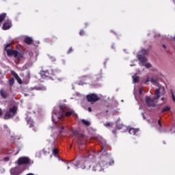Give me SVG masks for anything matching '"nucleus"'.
I'll list each match as a JSON object with an SVG mask.
<instances>
[{"label":"nucleus","instance_id":"f257e3e1","mask_svg":"<svg viewBox=\"0 0 175 175\" xmlns=\"http://www.w3.org/2000/svg\"><path fill=\"white\" fill-rule=\"evenodd\" d=\"M161 91L162 92L161 95H165V88L159 87V88L156 89L154 92L155 96L153 98L150 96L146 97V103L148 107H155V106H157V102H155V100H158V99L161 98V96L159 95Z\"/></svg>","mask_w":175,"mask_h":175},{"label":"nucleus","instance_id":"e433bc0d","mask_svg":"<svg viewBox=\"0 0 175 175\" xmlns=\"http://www.w3.org/2000/svg\"><path fill=\"white\" fill-rule=\"evenodd\" d=\"M91 156V154L90 152L87 153V155L83 156V158H90V157Z\"/></svg>","mask_w":175,"mask_h":175},{"label":"nucleus","instance_id":"393cba45","mask_svg":"<svg viewBox=\"0 0 175 175\" xmlns=\"http://www.w3.org/2000/svg\"><path fill=\"white\" fill-rule=\"evenodd\" d=\"M169 110H170V107L169 106H166L162 109L161 113H165V111H169Z\"/></svg>","mask_w":175,"mask_h":175},{"label":"nucleus","instance_id":"1a4fd4ad","mask_svg":"<svg viewBox=\"0 0 175 175\" xmlns=\"http://www.w3.org/2000/svg\"><path fill=\"white\" fill-rule=\"evenodd\" d=\"M74 133V137H75L77 142H78L79 144H83L84 143V135L83 134H79L77 132H73Z\"/></svg>","mask_w":175,"mask_h":175},{"label":"nucleus","instance_id":"58836bf2","mask_svg":"<svg viewBox=\"0 0 175 175\" xmlns=\"http://www.w3.org/2000/svg\"><path fill=\"white\" fill-rule=\"evenodd\" d=\"M158 124L159 125V126H161V128H162V123L161 122V120L158 121Z\"/></svg>","mask_w":175,"mask_h":175},{"label":"nucleus","instance_id":"2eb2a0df","mask_svg":"<svg viewBox=\"0 0 175 175\" xmlns=\"http://www.w3.org/2000/svg\"><path fill=\"white\" fill-rule=\"evenodd\" d=\"M33 90H36V91H46L47 88L43 85H38V86H35Z\"/></svg>","mask_w":175,"mask_h":175},{"label":"nucleus","instance_id":"412c9836","mask_svg":"<svg viewBox=\"0 0 175 175\" xmlns=\"http://www.w3.org/2000/svg\"><path fill=\"white\" fill-rule=\"evenodd\" d=\"M81 122L83 125H85V126H90V125H91V122L84 119H82Z\"/></svg>","mask_w":175,"mask_h":175},{"label":"nucleus","instance_id":"49530a36","mask_svg":"<svg viewBox=\"0 0 175 175\" xmlns=\"http://www.w3.org/2000/svg\"><path fill=\"white\" fill-rule=\"evenodd\" d=\"M161 100H165V98H161Z\"/></svg>","mask_w":175,"mask_h":175},{"label":"nucleus","instance_id":"4468645a","mask_svg":"<svg viewBox=\"0 0 175 175\" xmlns=\"http://www.w3.org/2000/svg\"><path fill=\"white\" fill-rule=\"evenodd\" d=\"M51 76H55L56 77H58V76L61 75V71L59 70L53 69L51 70Z\"/></svg>","mask_w":175,"mask_h":175},{"label":"nucleus","instance_id":"20e7f679","mask_svg":"<svg viewBox=\"0 0 175 175\" xmlns=\"http://www.w3.org/2000/svg\"><path fill=\"white\" fill-rule=\"evenodd\" d=\"M17 113V107L14 106L12 108H10L9 110L5 113L4 119L5 120H10L12 117H14L16 113Z\"/></svg>","mask_w":175,"mask_h":175},{"label":"nucleus","instance_id":"37998d69","mask_svg":"<svg viewBox=\"0 0 175 175\" xmlns=\"http://www.w3.org/2000/svg\"><path fill=\"white\" fill-rule=\"evenodd\" d=\"M0 116H2V109L0 108Z\"/></svg>","mask_w":175,"mask_h":175},{"label":"nucleus","instance_id":"ddd939ff","mask_svg":"<svg viewBox=\"0 0 175 175\" xmlns=\"http://www.w3.org/2000/svg\"><path fill=\"white\" fill-rule=\"evenodd\" d=\"M26 121H27V125H29V128H33V126H35V123L33 122V120H32V118H31L29 117H27Z\"/></svg>","mask_w":175,"mask_h":175},{"label":"nucleus","instance_id":"9b49d317","mask_svg":"<svg viewBox=\"0 0 175 175\" xmlns=\"http://www.w3.org/2000/svg\"><path fill=\"white\" fill-rule=\"evenodd\" d=\"M10 28H12V21H8L7 22L4 23L3 24V27L2 29L4 31H6L8 29H10Z\"/></svg>","mask_w":175,"mask_h":175},{"label":"nucleus","instance_id":"473e14b6","mask_svg":"<svg viewBox=\"0 0 175 175\" xmlns=\"http://www.w3.org/2000/svg\"><path fill=\"white\" fill-rule=\"evenodd\" d=\"M144 66H146V68H147L148 69V68H151V64L146 63L144 64Z\"/></svg>","mask_w":175,"mask_h":175},{"label":"nucleus","instance_id":"bb28decb","mask_svg":"<svg viewBox=\"0 0 175 175\" xmlns=\"http://www.w3.org/2000/svg\"><path fill=\"white\" fill-rule=\"evenodd\" d=\"M9 84H10V87H12V85H13V84H14V78H11L9 80Z\"/></svg>","mask_w":175,"mask_h":175},{"label":"nucleus","instance_id":"5701e85b","mask_svg":"<svg viewBox=\"0 0 175 175\" xmlns=\"http://www.w3.org/2000/svg\"><path fill=\"white\" fill-rule=\"evenodd\" d=\"M150 81L152 83V84H157V83H158V78L152 77V78L150 79Z\"/></svg>","mask_w":175,"mask_h":175},{"label":"nucleus","instance_id":"f704fd0d","mask_svg":"<svg viewBox=\"0 0 175 175\" xmlns=\"http://www.w3.org/2000/svg\"><path fill=\"white\" fill-rule=\"evenodd\" d=\"M111 122H107L104 124V126H106V128H107V126H111Z\"/></svg>","mask_w":175,"mask_h":175},{"label":"nucleus","instance_id":"c03bdc74","mask_svg":"<svg viewBox=\"0 0 175 175\" xmlns=\"http://www.w3.org/2000/svg\"><path fill=\"white\" fill-rule=\"evenodd\" d=\"M162 46H163V47L164 49H166V45L163 44Z\"/></svg>","mask_w":175,"mask_h":175},{"label":"nucleus","instance_id":"7c9ffc66","mask_svg":"<svg viewBox=\"0 0 175 175\" xmlns=\"http://www.w3.org/2000/svg\"><path fill=\"white\" fill-rule=\"evenodd\" d=\"M80 36H84L85 35V31L84 30H81L79 32Z\"/></svg>","mask_w":175,"mask_h":175},{"label":"nucleus","instance_id":"423d86ee","mask_svg":"<svg viewBox=\"0 0 175 175\" xmlns=\"http://www.w3.org/2000/svg\"><path fill=\"white\" fill-rule=\"evenodd\" d=\"M146 55H147V50L142 49L140 51V54L137 55V58L140 62L142 64H146L147 62V58H146Z\"/></svg>","mask_w":175,"mask_h":175},{"label":"nucleus","instance_id":"c9c22d12","mask_svg":"<svg viewBox=\"0 0 175 175\" xmlns=\"http://www.w3.org/2000/svg\"><path fill=\"white\" fill-rule=\"evenodd\" d=\"M70 53H73V48L70 47L68 51V54H70Z\"/></svg>","mask_w":175,"mask_h":175},{"label":"nucleus","instance_id":"f03ea898","mask_svg":"<svg viewBox=\"0 0 175 175\" xmlns=\"http://www.w3.org/2000/svg\"><path fill=\"white\" fill-rule=\"evenodd\" d=\"M60 117H70V116L75 114V111L73 109H70L66 108L65 105H60Z\"/></svg>","mask_w":175,"mask_h":175},{"label":"nucleus","instance_id":"8fccbe9b","mask_svg":"<svg viewBox=\"0 0 175 175\" xmlns=\"http://www.w3.org/2000/svg\"><path fill=\"white\" fill-rule=\"evenodd\" d=\"M109 112V111H106V113H108Z\"/></svg>","mask_w":175,"mask_h":175},{"label":"nucleus","instance_id":"f3484780","mask_svg":"<svg viewBox=\"0 0 175 175\" xmlns=\"http://www.w3.org/2000/svg\"><path fill=\"white\" fill-rule=\"evenodd\" d=\"M40 75L41 77H42V79H46V77H49L50 72H49V70H41L40 71Z\"/></svg>","mask_w":175,"mask_h":175},{"label":"nucleus","instance_id":"79ce46f5","mask_svg":"<svg viewBox=\"0 0 175 175\" xmlns=\"http://www.w3.org/2000/svg\"><path fill=\"white\" fill-rule=\"evenodd\" d=\"M112 132H113V133H114V135H116L117 133V130L114 129V130H113Z\"/></svg>","mask_w":175,"mask_h":175},{"label":"nucleus","instance_id":"3c124183","mask_svg":"<svg viewBox=\"0 0 175 175\" xmlns=\"http://www.w3.org/2000/svg\"><path fill=\"white\" fill-rule=\"evenodd\" d=\"M89 167H91V165H89Z\"/></svg>","mask_w":175,"mask_h":175},{"label":"nucleus","instance_id":"c756f323","mask_svg":"<svg viewBox=\"0 0 175 175\" xmlns=\"http://www.w3.org/2000/svg\"><path fill=\"white\" fill-rule=\"evenodd\" d=\"M148 81H150V77H148L146 79L143 80V83L144 84H147L148 83Z\"/></svg>","mask_w":175,"mask_h":175},{"label":"nucleus","instance_id":"a211bd4d","mask_svg":"<svg viewBox=\"0 0 175 175\" xmlns=\"http://www.w3.org/2000/svg\"><path fill=\"white\" fill-rule=\"evenodd\" d=\"M137 132H139V129L131 128L129 130V133H130V135H136V133H137Z\"/></svg>","mask_w":175,"mask_h":175},{"label":"nucleus","instance_id":"2f4dec72","mask_svg":"<svg viewBox=\"0 0 175 175\" xmlns=\"http://www.w3.org/2000/svg\"><path fill=\"white\" fill-rule=\"evenodd\" d=\"M171 94H172V100L173 102H175V96H174V93H173V90H171Z\"/></svg>","mask_w":175,"mask_h":175},{"label":"nucleus","instance_id":"6ab92c4d","mask_svg":"<svg viewBox=\"0 0 175 175\" xmlns=\"http://www.w3.org/2000/svg\"><path fill=\"white\" fill-rule=\"evenodd\" d=\"M0 95L1 96V98H3V99H6V98H8V92H5V90L3 89H1L0 90Z\"/></svg>","mask_w":175,"mask_h":175},{"label":"nucleus","instance_id":"cd10ccee","mask_svg":"<svg viewBox=\"0 0 175 175\" xmlns=\"http://www.w3.org/2000/svg\"><path fill=\"white\" fill-rule=\"evenodd\" d=\"M59 152V150H58V148H54L53 150V155H57V154H58Z\"/></svg>","mask_w":175,"mask_h":175},{"label":"nucleus","instance_id":"f8f14e48","mask_svg":"<svg viewBox=\"0 0 175 175\" xmlns=\"http://www.w3.org/2000/svg\"><path fill=\"white\" fill-rule=\"evenodd\" d=\"M11 73L12 76H14L15 79L18 81V84H23V81L21 80V78H20L17 72H16L15 71H11Z\"/></svg>","mask_w":175,"mask_h":175},{"label":"nucleus","instance_id":"7ed1b4c3","mask_svg":"<svg viewBox=\"0 0 175 175\" xmlns=\"http://www.w3.org/2000/svg\"><path fill=\"white\" fill-rule=\"evenodd\" d=\"M107 165V162L100 160L98 163H95L92 165V172H102L105 170L104 167Z\"/></svg>","mask_w":175,"mask_h":175},{"label":"nucleus","instance_id":"dca6fc26","mask_svg":"<svg viewBox=\"0 0 175 175\" xmlns=\"http://www.w3.org/2000/svg\"><path fill=\"white\" fill-rule=\"evenodd\" d=\"M24 42L25 43H26V44H29V45L33 44V40L31 37H26L24 39Z\"/></svg>","mask_w":175,"mask_h":175},{"label":"nucleus","instance_id":"de8ad7c7","mask_svg":"<svg viewBox=\"0 0 175 175\" xmlns=\"http://www.w3.org/2000/svg\"><path fill=\"white\" fill-rule=\"evenodd\" d=\"M17 154H18V151L15 154V155H17Z\"/></svg>","mask_w":175,"mask_h":175},{"label":"nucleus","instance_id":"a18cd8bd","mask_svg":"<svg viewBox=\"0 0 175 175\" xmlns=\"http://www.w3.org/2000/svg\"><path fill=\"white\" fill-rule=\"evenodd\" d=\"M85 27H88V23L85 24Z\"/></svg>","mask_w":175,"mask_h":175},{"label":"nucleus","instance_id":"39448f33","mask_svg":"<svg viewBox=\"0 0 175 175\" xmlns=\"http://www.w3.org/2000/svg\"><path fill=\"white\" fill-rule=\"evenodd\" d=\"M12 44H8L5 48V50L7 53L8 57L13 55L15 57H17L18 51L16 50H12Z\"/></svg>","mask_w":175,"mask_h":175},{"label":"nucleus","instance_id":"4c0bfd02","mask_svg":"<svg viewBox=\"0 0 175 175\" xmlns=\"http://www.w3.org/2000/svg\"><path fill=\"white\" fill-rule=\"evenodd\" d=\"M88 111H89L90 113H91V111H92V108H91V107H89L88 108Z\"/></svg>","mask_w":175,"mask_h":175},{"label":"nucleus","instance_id":"4be33fe9","mask_svg":"<svg viewBox=\"0 0 175 175\" xmlns=\"http://www.w3.org/2000/svg\"><path fill=\"white\" fill-rule=\"evenodd\" d=\"M5 18H6V14L3 13L0 15V23H2V21H3V20H5Z\"/></svg>","mask_w":175,"mask_h":175},{"label":"nucleus","instance_id":"0eeeda50","mask_svg":"<svg viewBox=\"0 0 175 175\" xmlns=\"http://www.w3.org/2000/svg\"><path fill=\"white\" fill-rule=\"evenodd\" d=\"M86 99L88 102H90V103L94 104L95 102H98L100 98L96 94H90L86 96Z\"/></svg>","mask_w":175,"mask_h":175},{"label":"nucleus","instance_id":"ea45409f","mask_svg":"<svg viewBox=\"0 0 175 175\" xmlns=\"http://www.w3.org/2000/svg\"><path fill=\"white\" fill-rule=\"evenodd\" d=\"M27 78L29 80V79H31V74L29 72H28L27 74Z\"/></svg>","mask_w":175,"mask_h":175},{"label":"nucleus","instance_id":"a878e982","mask_svg":"<svg viewBox=\"0 0 175 175\" xmlns=\"http://www.w3.org/2000/svg\"><path fill=\"white\" fill-rule=\"evenodd\" d=\"M16 58H17L18 61H21V58H23V54L19 53L18 52V55L16 56Z\"/></svg>","mask_w":175,"mask_h":175},{"label":"nucleus","instance_id":"72a5a7b5","mask_svg":"<svg viewBox=\"0 0 175 175\" xmlns=\"http://www.w3.org/2000/svg\"><path fill=\"white\" fill-rule=\"evenodd\" d=\"M58 129H60V132H62V131H64V129H65V126H59Z\"/></svg>","mask_w":175,"mask_h":175},{"label":"nucleus","instance_id":"a19ab883","mask_svg":"<svg viewBox=\"0 0 175 175\" xmlns=\"http://www.w3.org/2000/svg\"><path fill=\"white\" fill-rule=\"evenodd\" d=\"M9 160H10L9 157H5V158L4 159V161H5V162H8Z\"/></svg>","mask_w":175,"mask_h":175},{"label":"nucleus","instance_id":"aec40b11","mask_svg":"<svg viewBox=\"0 0 175 175\" xmlns=\"http://www.w3.org/2000/svg\"><path fill=\"white\" fill-rule=\"evenodd\" d=\"M77 166L80 169H85V162L80 161Z\"/></svg>","mask_w":175,"mask_h":175},{"label":"nucleus","instance_id":"c85d7f7f","mask_svg":"<svg viewBox=\"0 0 175 175\" xmlns=\"http://www.w3.org/2000/svg\"><path fill=\"white\" fill-rule=\"evenodd\" d=\"M122 128H124V126L122 124H116V129L120 130V129H122Z\"/></svg>","mask_w":175,"mask_h":175},{"label":"nucleus","instance_id":"b1692460","mask_svg":"<svg viewBox=\"0 0 175 175\" xmlns=\"http://www.w3.org/2000/svg\"><path fill=\"white\" fill-rule=\"evenodd\" d=\"M133 79L134 83H139V81L140 80V78L137 76H133Z\"/></svg>","mask_w":175,"mask_h":175},{"label":"nucleus","instance_id":"9d476101","mask_svg":"<svg viewBox=\"0 0 175 175\" xmlns=\"http://www.w3.org/2000/svg\"><path fill=\"white\" fill-rule=\"evenodd\" d=\"M10 174L11 175H20V174H21V171L20 170V167H14L11 168Z\"/></svg>","mask_w":175,"mask_h":175},{"label":"nucleus","instance_id":"09e8293b","mask_svg":"<svg viewBox=\"0 0 175 175\" xmlns=\"http://www.w3.org/2000/svg\"><path fill=\"white\" fill-rule=\"evenodd\" d=\"M67 169L69 170V169H70V167H68Z\"/></svg>","mask_w":175,"mask_h":175},{"label":"nucleus","instance_id":"6e6552de","mask_svg":"<svg viewBox=\"0 0 175 175\" xmlns=\"http://www.w3.org/2000/svg\"><path fill=\"white\" fill-rule=\"evenodd\" d=\"M16 163L18 166H21V165H29L31 163V159H29L27 157H21Z\"/></svg>","mask_w":175,"mask_h":175}]
</instances>
